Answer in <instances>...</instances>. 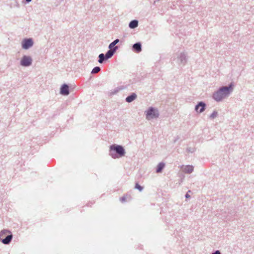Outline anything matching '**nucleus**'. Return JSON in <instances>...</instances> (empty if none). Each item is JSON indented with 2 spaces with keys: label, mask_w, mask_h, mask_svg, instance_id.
Instances as JSON below:
<instances>
[{
  "label": "nucleus",
  "mask_w": 254,
  "mask_h": 254,
  "mask_svg": "<svg viewBox=\"0 0 254 254\" xmlns=\"http://www.w3.org/2000/svg\"><path fill=\"white\" fill-rule=\"evenodd\" d=\"M232 90V85L231 84L229 87H223L220 89V90L213 94L214 99L219 101L228 95Z\"/></svg>",
  "instance_id": "f257e3e1"
},
{
  "label": "nucleus",
  "mask_w": 254,
  "mask_h": 254,
  "mask_svg": "<svg viewBox=\"0 0 254 254\" xmlns=\"http://www.w3.org/2000/svg\"><path fill=\"white\" fill-rule=\"evenodd\" d=\"M12 238V235L10 231L7 230H3L0 232V240L4 244H8L10 243Z\"/></svg>",
  "instance_id": "f03ea898"
},
{
  "label": "nucleus",
  "mask_w": 254,
  "mask_h": 254,
  "mask_svg": "<svg viewBox=\"0 0 254 254\" xmlns=\"http://www.w3.org/2000/svg\"><path fill=\"white\" fill-rule=\"evenodd\" d=\"M110 150L115 151L120 157L124 156L125 153L124 148L121 145H112L110 146Z\"/></svg>",
  "instance_id": "7ed1b4c3"
},
{
  "label": "nucleus",
  "mask_w": 254,
  "mask_h": 254,
  "mask_svg": "<svg viewBox=\"0 0 254 254\" xmlns=\"http://www.w3.org/2000/svg\"><path fill=\"white\" fill-rule=\"evenodd\" d=\"M158 113L157 110L152 108H150L147 111L146 114V119L148 120L152 119L154 118L158 117Z\"/></svg>",
  "instance_id": "20e7f679"
},
{
  "label": "nucleus",
  "mask_w": 254,
  "mask_h": 254,
  "mask_svg": "<svg viewBox=\"0 0 254 254\" xmlns=\"http://www.w3.org/2000/svg\"><path fill=\"white\" fill-rule=\"evenodd\" d=\"M33 45V42L31 39H24L22 42V47L24 49H28Z\"/></svg>",
  "instance_id": "39448f33"
},
{
  "label": "nucleus",
  "mask_w": 254,
  "mask_h": 254,
  "mask_svg": "<svg viewBox=\"0 0 254 254\" xmlns=\"http://www.w3.org/2000/svg\"><path fill=\"white\" fill-rule=\"evenodd\" d=\"M32 63V59L28 56H24L21 60V64L24 66L30 65Z\"/></svg>",
  "instance_id": "423d86ee"
},
{
  "label": "nucleus",
  "mask_w": 254,
  "mask_h": 254,
  "mask_svg": "<svg viewBox=\"0 0 254 254\" xmlns=\"http://www.w3.org/2000/svg\"><path fill=\"white\" fill-rule=\"evenodd\" d=\"M204 107L205 104L202 102H200L195 107V110L197 112L201 113L204 111Z\"/></svg>",
  "instance_id": "0eeeda50"
},
{
  "label": "nucleus",
  "mask_w": 254,
  "mask_h": 254,
  "mask_svg": "<svg viewBox=\"0 0 254 254\" xmlns=\"http://www.w3.org/2000/svg\"><path fill=\"white\" fill-rule=\"evenodd\" d=\"M62 94L67 95L69 94L68 87L66 85H64L61 89Z\"/></svg>",
  "instance_id": "6e6552de"
},
{
  "label": "nucleus",
  "mask_w": 254,
  "mask_h": 254,
  "mask_svg": "<svg viewBox=\"0 0 254 254\" xmlns=\"http://www.w3.org/2000/svg\"><path fill=\"white\" fill-rule=\"evenodd\" d=\"M117 49V47H115L113 49H111L109 51H108L105 55L106 58L109 59L111 58Z\"/></svg>",
  "instance_id": "1a4fd4ad"
},
{
  "label": "nucleus",
  "mask_w": 254,
  "mask_h": 254,
  "mask_svg": "<svg viewBox=\"0 0 254 254\" xmlns=\"http://www.w3.org/2000/svg\"><path fill=\"white\" fill-rule=\"evenodd\" d=\"M193 167L192 166H186L183 168V171L185 173H190L193 171Z\"/></svg>",
  "instance_id": "9d476101"
},
{
  "label": "nucleus",
  "mask_w": 254,
  "mask_h": 254,
  "mask_svg": "<svg viewBox=\"0 0 254 254\" xmlns=\"http://www.w3.org/2000/svg\"><path fill=\"white\" fill-rule=\"evenodd\" d=\"M136 98V94L134 93H133L132 94L128 96L126 98V101L127 102L130 103V102H132V101H133Z\"/></svg>",
  "instance_id": "9b49d317"
},
{
  "label": "nucleus",
  "mask_w": 254,
  "mask_h": 254,
  "mask_svg": "<svg viewBox=\"0 0 254 254\" xmlns=\"http://www.w3.org/2000/svg\"><path fill=\"white\" fill-rule=\"evenodd\" d=\"M133 48L137 52H140L141 51V44L139 43L134 44Z\"/></svg>",
  "instance_id": "f8f14e48"
},
{
  "label": "nucleus",
  "mask_w": 254,
  "mask_h": 254,
  "mask_svg": "<svg viewBox=\"0 0 254 254\" xmlns=\"http://www.w3.org/2000/svg\"><path fill=\"white\" fill-rule=\"evenodd\" d=\"M138 25V21L137 20L131 21L129 24V26L130 28H134Z\"/></svg>",
  "instance_id": "ddd939ff"
},
{
  "label": "nucleus",
  "mask_w": 254,
  "mask_h": 254,
  "mask_svg": "<svg viewBox=\"0 0 254 254\" xmlns=\"http://www.w3.org/2000/svg\"><path fill=\"white\" fill-rule=\"evenodd\" d=\"M165 166V164L163 163H160L158 166L156 170L157 173H160L162 171V170L163 169V168Z\"/></svg>",
  "instance_id": "4468645a"
},
{
  "label": "nucleus",
  "mask_w": 254,
  "mask_h": 254,
  "mask_svg": "<svg viewBox=\"0 0 254 254\" xmlns=\"http://www.w3.org/2000/svg\"><path fill=\"white\" fill-rule=\"evenodd\" d=\"M119 42V39L115 40L114 42H113L109 45V48L110 49H112V48L115 46V45L117 44Z\"/></svg>",
  "instance_id": "2eb2a0df"
},
{
  "label": "nucleus",
  "mask_w": 254,
  "mask_h": 254,
  "mask_svg": "<svg viewBox=\"0 0 254 254\" xmlns=\"http://www.w3.org/2000/svg\"><path fill=\"white\" fill-rule=\"evenodd\" d=\"M100 70V68L99 66L95 67L92 70V73L95 74L99 72Z\"/></svg>",
  "instance_id": "dca6fc26"
},
{
  "label": "nucleus",
  "mask_w": 254,
  "mask_h": 254,
  "mask_svg": "<svg viewBox=\"0 0 254 254\" xmlns=\"http://www.w3.org/2000/svg\"><path fill=\"white\" fill-rule=\"evenodd\" d=\"M99 60L98 61L99 63H102L104 60V55L103 54H101L99 56Z\"/></svg>",
  "instance_id": "f3484780"
},
{
  "label": "nucleus",
  "mask_w": 254,
  "mask_h": 254,
  "mask_svg": "<svg viewBox=\"0 0 254 254\" xmlns=\"http://www.w3.org/2000/svg\"><path fill=\"white\" fill-rule=\"evenodd\" d=\"M135 188L136 189H138L139 191H141L142 190V187H141L138 183H136L135 184Z\"/></svg>",
  "instance_id": "a211bd4d"
},
{
  "label": "nucleus",
  "mask_w": 254,
  "mask_h": 254,
  "mask_svg": "<svg viewBox=\"0 0 254 254\" xmlns=\"http://www.w3.org/2000/svg\"><path fill=\"white\" fill-rule=\"evenodd\" d=\"M216 116H217V113H216V112H214V113H213L211 115L210 117H211L212 118H215Z\"/></svg>",
  "instance_id": "6ab92c4d"
},
{
  "label": "nucleus",
  "mask_w": 254,
  "mask_h": 254,
  "mask_svg": "<svg viewBox=\"0 0 254 254\" xmlns=\"http://www.w3.org/2000/svg\"><path fill=\"white\" fill-rule=\"evenodd\" d=\"M120 200L122 202H125L126 200V197L125 196H123L120 198Z\"/></svg>",
  "instance_id": "aec40b11"
},
{
  "label": "nucleus",
  "mask_w": 254,
  "mask_h": 254,
  "mask_svg": "<svg viewBox=\"0 0 254 254\" xmlns=\"http://www.w3.org/2000/svg\"><path fill=\"white\" fill-rule=\"evenodd\" d=\"M212 254H221V253L219 251H217L214 253H213Z\"/></svg>",
  "instance_id": "412c9836"
},
{
  "label": "nucleus",
  "mask_w": 254,
  "mask_h": 254,
  "mask_svg": "<svg viewBox=\"0 0 254 254\" xmlns=\"http://www.w3.org/2000/svg\"><path fill=\"white\" fill-rule=\"evenodd\" d=\"M186 198H188L190 197V195L188 193H187L186 195Z\"/></svg>",
  "instance_id": "4be33fe9"
},
{
  "label": "nucleus",
  "mask_w": 254,
  "mask_h": 254,
  "mask_svg": "<svg viewBox=\"0 0 254 254\" xmlns=\"http://www.w3.org/2000/svg\"><path fill=\"white\" fill-rule=\"evenodd\" d=\"M31 0H26V1L27 2H30V1H31Z\"/></svg>",
  "instance_id": "5701e85b"
},
{
  "label": "nucleus",
  "mask_w": 254,
  "mask_h": 254,
  "mask_svg": "<svg viewBox=\"0 0 254 254\" xmlns=\"http://www.w3.org/2000/svg\"><path fill=\"white\" fill-rule=\"evenodd\" d=\"M111 156H112V157H113L115 158V157H114V156H113V154H111Z\"/></svg>",
  "instance_id": "b1692460"
}]
</instances>
